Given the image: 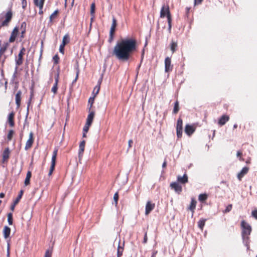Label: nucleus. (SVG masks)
<instances>
[{
	"label": "nucleus",
	"mask_w": 257,
	"mask_h": 257,
	"mask_svg": "<svg viewBox=\"0 0 257 257\" xmlns=\"http://www.w3.org/2000/svg\"><path fill=\"white\" fill-rule=\"evenodd\" d=\"M136 41L134 39H123L114 46L113 55L119 60L127 61L136 49Z\"/></svg>",
	"instance_id": "1"
},
{
	"label": "nucleus",
	"mask_w": 257,
	"mask_h": 257,
	"mask_svg": "<svg viewBox=\"0 0 257 257\" xmlns=\"http://www.w3.org/2000/svg\"><path fill=\"white\" fill-rule=\"evenodd\" d=\"M241 226L242 228V237L243 239V243L244 244L247 246V248H248V243H249V235L250 234L251 231V226L247 223L245 221L243 220L241 221Z\"/></svg>",
	"instance_id": "2"
},
{
	"label": "nucleus",
	"mask_w": 257,
	"mask_h": 257,
	"mask_svg": "<svg viewBox=\"0 0 257 257\" xmlns=\"http://www.w3.org/2000/svg\"><path fill=\"white\" fill-rule=\"evenodd\" d=\"M13 17L12 12L10 10L5 15V20L0 24V29L2 27H8Z\"/></svg>",
	"instance_id": "3"
},
{
	"label": "nucleus",
	"mask_w": 257,
	"mask_h": 257,
	"mask_svg": "<svg viewBox=\"0 0 257 257\" xmlns=\"http://www.w3.org/2000/svg\"><path fill=\"white\" fill-rule=\"evenodd\" d=\"M58 148H55L53 153V155L52 157V160H51V165L50 168L49 172V175H51L52 174V172H53L55 164H56V157L57 155V152H58Z\"/></svg>",
	"instance_id": "4"
},
{
	"label": "nucleus",
	"mask_w": 257,
	"mask_h": 257,
	"mask_svg": "<svg viewBox=\"0 0 257 257\" xmlns=\"http://www.w3.org/2000/svg\"><path fill=\"white\" fill-rule=\"evenodd\" d=\"M166 16L167 17V19H168V18H171L169 7L168 6L164 5L162 6L161 10L160 17L164 18Z\"/></svg>",
	"instance_id": "5"
},
{
	"label": "nucleus",
	"mask_w": 257,
	"mask_h": 257,
	"mask_svg": "<svg viewBox=\"0 0 257 257\" xmlns=\"http://www.w3.org/2000/svg\"><path fill=\"white\" fill-rule=\"evenodd\" d=\"M170 187L171 189H174L178 194H180L182 190V186L178 182H172L170 184Z\"/></svg>",
	"instance_id": "6"
},
{
	"label": "nucleus",
	"mask_w": 257,
	"mask_h": 257,
	"mask_svg": "<svg viewBox=\"0 0 257 257\" xmlns=\"http://www.w3.org/2000/svg\"><path fill=\"white\" fill-rule=\"evenodd\" d=\"M165 71L166 72H169L172 71L173 68V66L171 65V58L169 57L166 58L165 60Z\"/></svg>",
	"instance_id": "7"
},
{
	"label": "nucleus",
	"mask_w": 257,
	"mask_h": 257,
	"mask_svg": "<svg viewBox=\"0 0 257 257\" xmlns=\"http://www.w3.org/2000/svg\"><path fill=\"white\" fill-rule=\"evenodd\" d=\"M33 142V133L32 132H30V133L29 134V138L26 144L25 150H27L29 149H30L32 147Z\"/></svg>",
	"instance_id": "8"
},
{
	"label": "nucleus",
	"mask_w": 257,
	"mask_h": 257,
	"mask_svg": "<svg viewBox=\"0 0 257 257\" xmlns=\"http://www.w3.org/2000/svg\"><path fill=\"white\" fill-rule=\"evenodd\" d=\"M25 51V49L23 48L18 54V58L16 60V64L17 66H20L23 63V57Z\"/></svg>",
	"instance_id": "9"
},
{
	"label": "nucleus",
	"mask_w": 257,
	"mask_h": 257,
	"mask_svg": "<svg viewBox=\"0 0 257 257\" xmlns=\"http://www.w3.org/2000/svg\"><path fill=\"white\" fill-rule=\"evenodd\" d=\"M18 32H19V29L18 27H16L14 29L13 31H12L11 36L9 38V42L10 43L14 42L15 41L16 38L18 34Z\"/></svg>",
	"instance_id": "10"
},
{
	"label": "nucleus",
	"mask_w": 257,
	"mask_h": 257,
	"mask_svg": "<svg viewBox=\"0 0 257 257\" xmlns=\"http://www.w3.org/2000/svg\"><path fill=\"white\" fill-rule=\"evenodd\" d=\"M154 207V203H152L151 201H148L146 205L145 214L148 215Z\"/></svg>",
	"instance_id": "11"
},
{
	"label": "nucleus",
	"mask_w": 257,
	"mask_h": 257,
	"mask_svg": "<svg viewBox=\"0 0 257 257\" xmlns=\"http://www.w3.org/2000/svg\"><path fill=\"white\" fill-rule=\"evenodd\" d=\"M195 129L193 125L186 124L185 128V132L188 136H190L194 132Z\"/></svg>",
	"instance_id": "12"
},
{
	"label": "nucleus",
	"mask_w": 257,
	"mask_h": 257,
	"mask_svg": "<svg viewBox=\"0 0 257 257\" xmlns=\"http://www.w3.org/2000/svg\"><path fill=\"white\" fill-rule=\"evenodd\" d=\"M59 73H57V74L55 78V83L54 84V85L51 89V91L53 93H54V94H55L57 92L58 83V81H59Z\"/></svg>",
	"instance_id": "13"
},
{
	"label": "nucleus",
	"mask_w": 257,
	"mask_h": 257,
	"mask_svg": "<svg viewBox=\"0 0 257 257\" xmlns=\"http://www.w3.org/2000/svg\"><path fill=\"white\" fill-rule=\"evenodd\" d=\"M248 171V168L245 167H243L241 171L237 175V178L238 180H241L242 178L247 174V173Z\"/></svg>",
	"instance_id": "14"
},
{
	"label": "nucleus",
	"mask_w": 257,
	"mask_h": 257,
	"mask_svg": "<svg viewBox=\"0 0 257 257\" xmlns=\"http://www.w3.org/2000/svg\"><path fill=\"white\" fill-rule=\"evenodd\" d=\"M229 117L228 115H223L219 119L218 123L220 125H223L229 120Z\"/></svg>",
	"instance_id": "15"
},
{
	"label": "nucleus",
	"mask_w": 257,
	"mask_h": 257,
	"mask_svg": "<svg viewBox=\"0 0 257 257\" xmlns=\"http://www.w3.org/2000/svg\"><path fill=\"white\" fill-rule=\"evenodd\" d=\"M177 181L182 184H185L188 182V176L185 174L183 176H178Z\"/></svg>",
	"instance_id": "16"
},
{
	"label": "nucleus",
	"mask_w": 257,
	"mask_h": 257,
	"mask_svg": "<svg viewBox=\"0 0 257 257\" xmlns=\"http://www.w3.org/2000/svg\"><path fill=\"white\" fill-rule=\"evenodd\" d=\"M94 116V112L93 111L90 112L88 115L86 123L88 125H91Z\"/></svg>",
	"instance_id": "17"
},
{
	"label": "nucleus",
	"mask_w": 257,
	"mask_h": 257,
	"mask_svg": "<svg viewBox=\"0 0 257 257\" xmlns=\"http://www.w3.org/2000/svg\"><path fill=\"white\" fill-rule=\"evenodd\" d=\"M14 115H15L14 112H12L11 113H10L9 114V116H8V122H9L10 125L11 127L14 126V125L15 124L14 121Z\"/></svg>",
	"instance_id": "18"
},
{
	"label": "nucleus",
	"mask_w": 257,
	"mask_h": 257,
	"mask_svg": "<svg viewBox=\"0 0 257 257\" xmlns=\"http://www.w3.org/2000/svg\"><path fill=\"white\" fill-rule=\"evenodd\" d=\"M22 92L20 90L18 91L16 94V103L18 107H19L21 104Z\"/></svg>",
	"instance_id": "19"
},
{
	"label": "nucleus",
	"mask_w": 257,
	"mask_h": 257,
	"mask_svg": "<svg viewBox=\"0 0 257 257\" xmlns=\"http://www.w3.org/2000/svg\"><path fill=\"white\" fill-rule=\"evenodd\" d=\"M116 25V20L114 17H113L112 24L110 30V32H111V34H112V33H114Z\"/></svg>",
	"instance_id": "20"
},
{
	"label": "nucleus",
	"mask_w": 257,
	"mask_h": 257,
	"mask_svg": "<svg viewBox=\"0 0 257 257\" xmlns=\"http://www.w3.org/2000/svg\"><path fill=\"white\" fill-rule=\"evenodd\" d=\"M196 203V201L194 198H192L191 202L188 209L192 212V214L195 209Z\"/></svg>",
	"instance_id": "21"
},
{
	"label": "nucleus",
	"mask_w": 257,
	"mask_h": 257,
	"mask_svg": "<svg viewBox=\"0 0 257 257\" xmlns=\"http://www.w3.org/2000/svg\"><path fill=\"white\" fill-rule=\"evenodd\" d=\"M11 229L9 227L6 226H5L3 230L4 236L5 238H7L10 234Z\"/></svg>",
	"instance_id": "22"
},
{
	"label": "nucleus",
	"mask_w": 257,
	"mask_h": 257,
	"mask_svg": "<svg viewBox=\"0 0 257 257\" xmlns=\"http://www.w3.org/2000/svg\"><path fill=\"white\" fill-rule=\"evenodd\" d=\"M102 79V77H101L98 81L97 85L94 88L93 93H95V95L97 94L99 92V91L100 90V85L101 84Z\"/></svg>",
	"instance_id": "23"
},
{
	"label": "nucleus",
	"mask_w": 257,
	"mask_h": 257,
	"mask_svg": "<svg viewBox=\"0 0 257 257\" xmlns=\"http://www.w3.org/2000/svg\"><path fill=\"white\" fill-rule=\"evenodd\" d=\"M10 150L9 148H6L4 151L3 154V159L4 161L7 160L9 158Z\"/></svg>",
	"instance_id": "24"
},
{
	"label": "nucleus",
	"mask_w": 257,
	"mask_h": 257,
	"mask_svg": "<svg viewBox=\"0 0 257 257\" xmlns=\"http://www.w3.org/2000/svg\"><path fill=\"white\" fill-rule=\"evenodd\" d=\"M70 42V38L68 34H66L63 38L62 43V44L64 45H66Z\"/></svg>",
	"instance_id": "25"
},
{
	"label": "nucleus",
	"mask_w": 257,
	"mask_h": 257,
	"mask_svg": "<svg viewBox=\"0 0 257 257\" xmlns=\"http://www.w3.org/2000/svg\"><path fill=\"white\" fill-rule=\"evenodd\" d=\"M34 3L35 5L39 8H43V2L41 1L40 0H34Z\"/></svg>",
	"instance_id": "26"
},
{
	"label": "nucleus",
	"mask_w": 257,
	"mask_h": 257,
	"mask_svg": "<svg viewBox=\"0 0 257 257\" xmlns=\"http://www.w3.org/2000/svg\"><path fill=\"white\" fill-rule=\"evenodd\" d=\"M177 47V42L172 41L171 42V50L173 53L175 52Z\"/></svg>",
	"instance_id": "27"
},
{
	"label": "nucleus",
	"mask_w": 257,
	"mask_h": 257,
	"mask_svg": "<svg viewBox=\"0 0 257 257\" xmlns=\"http://www.w3.org/2000/svg\"><path fill=\"white\" fill-rule=\"evenodd\" d=\"M176 128L183 129V121L180 118L177 120Z\"/></svg>",
	"instance_id": "28"
},
{
	"label": "nucleus",
	"mask_w": 257,
	"mask_h": 257,
	"mask_svg": "<svg viewBox=\"0 0 257 257\" xmlns=\"http://www.w3.org/2000/svg\"><path fill=\"white\" fill-rule=\"evenodd\" d=\"M85 146H81L79 145V158L80 159L82 157V155L83 152L84 151Z\"/></svg>",
	"instance_id": "29"
},
{
	"label": "nucleus",
	"mask_w": 257,
	"mask_h": 257,
	"mask_svg": "<svg viewBox=\"0 0 257 257\" xmlns=\"http://www.w3.org/2000/svg\"><path fill=\"white\" fill-rule=\"evenodd\" d=\"M207 198V196L206 194H200L199 196V200L200 201H204L205 200H206Z\"/></svg>",
	"instance_id": "30"
},
{
	"label": "nucleus",
	"mask_w": 257,
	"mask_h": 257,
	"mask_svg": "<svg viewBox=\"0 0 257 257\" xmlns=\"http://www.w3.org/2000/svg\"><path fill=\"white\" fill-rule=\"evenodd\" d=\"M205 219H202L199 220L198 222V227L202 230L203 229V228L205 225Z\"/></svg>",
	"instance_id": "31"
},
{
	"label": "nucleus",
	"mask_w": 257,
	"mask_h": 257,
	"mask_svg": "<svg viewBox=\"0 0 257 257\" xmlns=\"http://www.w3.org/2000/svg\"><path fill=\"white\" fill-rule=\"evenodd\" d=\"M179 111V102L178 101H176L174 104V107L173 109V112L174 113H177Z\"/></svg>",
	"instance_id": "32"
},
{
	"label": "nucleus",
	"mask_w": 257,
	"mask_h": 257,
	"mask_svg": "<svg viewBox=\"0 0 257 257\" xmlns=\"http://www.w3.org/2000/svg\"><path fill=\"white\" fill-rule=\"evenodd\" d=\"M95 5L94 3H92L91 5V8H90V14L91 16H93V17H94V12H95Z\"/></svg>",
	"instance_id": "33"
},
{
	"label": "nucleus",
	"mask_w": 257,
	"mask_h": 257,
	"mask_svg": "<svg viewBox=\"0 0 257 257\" xmlns=\"http://www.w3.org/2000/svg\"><path fill=\"white\" fill-rule=\"evenodd\" d=\"M58 13V10H56L54 12V13L51 15L50 16V21L52 22L53 20L56 17Z\"/></svg>",
	"instance_id": "34"
},
{
	"label": "nucleus",
	"mask_w": 257,
	"mask_h": 257,
	"mask_svg": "<svg viewBox=\"0 0 257 257\" xmlns=\"http://www.w3.org/2000/svg\"><path fill=\"white\" fill-rule=\"evenodd\" d=\"M23 194V190H21L20 192V194L18 196L17 199H16V200L14 201V204H17L20 201V200L21 199V198H22V195Z\"/></svg>",
	"instance_id": "35"
},
{
	"label": "nucleus",
	"mask_w": 257,
	"mask_h": 257,
	"mask_svg": "<svg viewBox=\"0 0 257 257\" xmlns=\"http://www.w3.org/2000/svg\"><path fill=\"white\" fill-rule=\"evenodd\" d=\"M8 221L10 225L13 224V216L11 213H10L8 215Z\"/></svg>",
	"instance_id": "36"
},
{
	"label": "nucleus",
	"mask_w": 257,
	"mask_h": 257,
	"mask_svg": "<svg viewBox=\"0 0 257 257\" xmlns=\"http://www.w3.org/2000/svg\"><path fill=\"white\" fill-rule=\"evenodd\" d=\"M123 248H121L119 245L117 248V257H120L122 254Z\"/></svg>",
	"instance_id": "37"
},
{
	"label": "nucleus",
	"mask_w": 257,
	"mask_h": 257,
	"mask_svg": "<svg viewBox=\"0 0 257 257\" xmlns=\"http://www.w3.org/2000/svg\"><path fill=\"white\" fill-rule=\"evenodd\" d=\"M118 199V194L117 192H116L113 196V200L115 202V205H116L117 204Z\"/></svg>",
	"instance_id": "38"
},
{
	"label": "nucleus",
	"mask_w": 257,
	"mask_h": 257,
	"mask_svg": "<svg viewBox=\"0 0 257 257\" xmlns=\"http://www.w3.org/2000/svg\"><path fill=\"white\" fill-rule=\"evenodd\" d=\"M13 135H14V131L13 130H10L8 134V139L9 141L11 140Z\"/></svg>",
	"instance_id": "39"
},
{
	"label": "nucleus",
	"mask_w": 257,
	"mask_h": 257,
	"mask_svg": "<svg viewBox=\"0 0 257 257\" xmlns=\"http://www.w3.org/2000/svg\"><path fill=\"white\" fill-rule=\"evenodd\" d=\"M177 130V136L178 138H181L182 135L183 129L176 128Z\"/></svg>",
	"instance_id": "40"
},
{
	"label": "nucleus",
	"mask_w": 257,
	"mask_h": 257,
	"mask_svg": "<svg viewBox=\"0 0 257 257\" xmlns=\"http://www.w3.org/2000/svg\"><path fill=\"white\" fill-rule=\"evenodd\" d=\"M167 21H168V30H169V32L170 33L171 30V27H172L171 18H168V19H167Z\"/></svg>",
	"instance_id": "41"
},
{
	"label": "nucleus",
	"mask_w": 257,
	"mask_h": 257,
	"mask_svg": "<svg viewBox=\"0 0 257 257\" xmlns=\"http://www.w3.org/2000/svg\"><path fill=\"white\" fill-rule=\"evenodd\" d=\"M79 73V70L78 68V66H77V67L76 68V76L75 79L73 81L72 83H74L75 82H76V81L78 79V77Z\"/></svg>",
	"instance_id": "42"
},
{
	"label": "nucleus",
	"mask_w": 257,
	"mask_h": 257,
	"mask_svg": "<svg viewBox=\"0 0 257 257\" xmlns=\"http://www.w3.org/2000/svg\"><path fill=\"white\" fill-rule=\"evenodd\" d=\"M90 125H88L87 124L85 123V125H84L83 129V132L87 133L89 130V126Z\"/></svg>",
	"instance_id": "43"
},
{
	"label": "nucleus",
	"mask_w": 257,
	"mask_h": 257,
	"mask_svg": "<svg viewBox=\"0 0 257 257\" xmlns=\"http://www.w3.org/2000/svg\"><path fill=\"white\" fill-rule=\"evenodd\" d=\"M65 45H63L62 44H61L60 46V47H59V52L62 53V54H64V47H65Z\"/></svg>",
	"instance_id": "44"
},
{
	"label": "nucleus",
	"mask_w": 257,
	"mask_h": 257,
	"mask_svg": "<svg viewBox=\"0 0 257 257\" xmlns=\"http://www.w3.org/2000/svg\"><path fill=\"white\" fill-rule=\"evenodd\" d=\"M52 252L49 250L45 252V257H51Z\"/></svg>",
	"instance_id": "45"
},
{
	"label": "nucleus",
	"mask_w": 257,
	"mask_h": 257,
	"mask_svg": "<svg viewBox=\"0 0 257 257\" xmlns=\"http://www.w3.org/2000/svg\"><path fill=\"white\" fill-rule=\"evenodd\" d=\"M231 208H232V205L231 204L228 205L226 207V209L225 210V212H229L231 210Z\"/></svg>",
	"instance_id": "46"
},
{
	"label": "nucleus",
	"mask_w": 257,
	"mask_h": 257,
	"mask_svg": "<svg viewBox=\"0 0 257 257\" xmlns=\"http://www.w3.org/2000/svg\"><path fill=\"white\" fill-rule=\"evenodd\" d=\"M30 179L26 177L25 180V185L27 186L30 184Z\"/></svg>",
	"instance_id": "47"
},
{
	"label": "nucleus",
	"mask_w": 257,
	"mask_h": 257,
	"mask_svg": "<svg viewBox=\"0 0 257 257\" xmlns=\"http://www.w3.org/2000/svg\"><path fill=\"white\" fill-rule=\"evenodd\" d=\"M251 214L252 216H253L255 219H257V210L252 211Z\"/></svg>",
	"instance_id": "48"
},
{
	"label": "nucleus",
	"mask_w": 257,
	"mask_h": 257,
	"mask_svg": "<svg viewBox=\"0 0 257 257\" xmlns=\"http://www.w3.org/2000/svg\"><path fill=\"white\" fill-rule=\"evenodd\" d=\"M147 240H148L147 234V232H146L145 234V235H144V237L143 243H146L147 242Z\"/></svg>",
	"instance_id": "49"
},
{
	"label": "nucleus",
	"mask_w": 257,
	"mask_h": 257,
	"mask_svg": "<svg viewBox=\"0 0 257 257\" xmlns=\"http://www.w3.org/2000/svg\"><path fill=\"white\" fill-rule=\"evenodd\" d=\"M113 35H114V33H112V34H111V32H109V42H111L112 41V40H113Z\"/></svg>",
	"instance_id": "50"
},
{
	"label": "nucleus",
	"mask_w": 257,
	"mask_h": 257,
	"mask_svg": "<svg viewBox=\"0 0 257 257\" xmlns=\"http://www.w3.org/2000/svg\"><path fill=\"white\" fill-rule=\"evenodd\" d=\"M27 6V1L26 0H22V7L23 9H25Z\"/></svg>",
	"instance_id": "51"
},
{
	"label": "nucleus",
	"mask_w": 257,
	"mask_h": 257,
	"mask_svg": "<svg viewBox=\"0 0 257 257\" xmlns=\"http://www.w3.org/2000/svg\"><path fill=\"white\" fill-rule=\"evenodd\" d=\"M241 155H242V152H240V151H237V156L238 157H240V158H239V160H241V161H242V158H241Z\"/></svg>",
	"instance_id": "52"
},
{
	"label": "nucleus",
	"mask_w": 257,
	"mask_h": 257,
	"mask_svg": "<svg viewBox=\"0 0 257 257\" xmlns=\"http://www.w3.org/2000/svg\"><path fill=\"white\" fill-rule=\"evenodd\" d=\"M31 176H32L31 172L28 171L27 173L26 177L30 179Z\"/></svg>",
	"instance_id": "53"
},
{
	"label": "nucleus",
	"mask_w": 257,
	"mask_h": 257,
	"mask_svg": "<svg viewBox=\"0 0 257 257\" xmlns=\"http://www.w3.org/2000/svg\"><path fill=\"white\" fill-rule=\"evenodd\" d=\"M31 176H32L31 172L28 171L27 173L26 177L30 179Z\"/></svg>",
	"instance_id": "54"
},
{
	"label": "nucleus",
	"mask_w": 257,
	"mask_h": 257,
	"mask_svg": "<svg viewBox=\"0 0 257 257\" xmlns=\"http://www.w3.org/2000/svg\"><path fill=\"white\" fill-rule=\"evenodd\" d=\"M202 0H194V5H196L200 4L202 2Z\"/></svg>",
	"instance_id": "55"
},
{
	"label": "nucleus",
	"mask_w": 257,
	"mask_h": 257,
	"mask_svg": "<svg viewBox=\"0 0 257 257\" xmlns=\"http://www.w3.org/2000/svg\"><path fill=\"white\" fill-rule=\"evenodd\" d=\"M53 59L54 60L55 62L56 63H57L58 62V60L59 59V57L58 56L56 55H55L53 57Z\"/></svg>",
	"instance_id": "56"
},
{
	"label": "nucleus",
	"mask_w": 257,
	"mask_h": 257,
	"mask_svg": "<svg viewBox=\"0 0 257 257\" xmlns=\"http://www.w3.org/2000/svg\"><path fill=\"white\" fill-rule=\"evenodd\" d=\"M7 257H10V245H9V244H8Z\"/></svg>",
	"instance_id": "57"
},
{
	"label": "nucleus",
	"mask_w": 257,
	"mask_h": 257,
	"mask_svg": "<svg viewBox=\"0 0 257 257\" xmlns=\"http://www.w3.org/2000/svg\"><path fill=\"white\" fill-rule=\"evenodd\" d=\"M26 26V23L25 22H23L21 24V28L23 30V29H25Z\"/></svg>",
	"instance_id": "58"
},
{
	"label": "nucleus",
	"mask_w": 257,
	"mask_h": 257,
	"mask_svg": "<svg viewBox=\"0 0 257 257\" xmlns=\"http://www.w3.org/2000/svg\"><path fill=\"white\" fill-rule=\"evenodd\" d=\"M128 148H131L132 147V144H133V141L132 140H130L128 142Z\"/></svg>",
	"instance_id": "59"
},
{
	"label": "nucleus",
	"mask_w": 257,
	"mask_h": 257,
	"mask_svg": "<svg viewBox=\"0 0 257 257\" xmlns=\"http://www.w3.org/2000/svg\"><path fill=\"white\" fill-rule=\"evenodd\" d=\"M25 33V29H23V30H22V32H21V37L22 38L24 37V34Z\"/></svg>",
	"instance_id": "60"
},
{
	"label": "nucleus",
	"mask_w": 257,
	"mask_h": 257,
	"mask_svg": "<svg viewBox=\"0 0 257 257\" xmlns=\"http://www.w3.org/2000/svg\"><path fill=\"white\" fill-rule=\"evenodd\" d=\"M42 10H43V8H39V14L40 15H42L43 14V11Z\"/></svg>",
	"instance_id": "61"
},
{
	"label": "nucleus",
	"mask_w": 257,
	"mask_h": 257,
	"mask_svg": "<svg viewBox=\"0 0 257 257\" xmlns=\"http://www.w3.org/2000/svg\"><path fill=\"white\" fill-rule=\"evenodd\" d=\"M166 165H167V162H166V161H165L162 165V167L165 168L166 167Z\"/></svg>",
	"instance_id": "62"
},
{
	"label": "nucleus",
	"mask_w": 257,
	"mask_h": 257,
	"mask_svg": "<svg viewBox=\"0 0 257 257\" xmlns=\"http://www.w3.org/2000/svg\"><path fill=\"white\" fill-rule=\"evenodd\" d=\"M157 253V251H154L151 257H156Z\"/></svg>",
	"instance_id": "63"
},
{
	"label": "nucleus",
	"mask_w": 257,
	"mask_h": 257,
	"mask_svg": "<svg viewBox=\"0 0 257 257\" xmlns=\"http://www.w3.org/2000/svg\"><path fill=\"white\" fill-rule=\"evenodd\" d=\"M85 141L83 140V141H82L80 143V145H81V146L82 145V146H85Z\"/></svg>",
	"instance_id": "64"
}]
</instances>
